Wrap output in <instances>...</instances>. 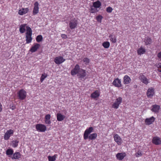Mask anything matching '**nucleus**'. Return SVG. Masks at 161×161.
<instances>
[{
	"label": "nucleus",
	"instance_id": "7",
	"mask_svg": "<svg viewBox=\"0 0 161 161\" xmlns=\"http://www.w3.org/2000/svg\"><path fill=\"white\" fill-rule=\"evenodd\" d=\"M86 71L83 69H81L80 71L77 75L78 78L81 80H84L86 76Z\"/></svg>",
	"mask_w": 161,
	"mask_h": 161
},
{
	"label": "nucleus",
	"instance_id": "20",
	"mask_svg": "<svg viewBox=\"0 0 161 161\" xmlns=\"http://www.w3.org/2000/svg\"><path fill=\"white\" fill-rule=\"evenodd\" d=\"M100 95V92L99 91L96 90L91 95V97L93 99H95L96 98L98 97Z\"/></svg>",
	"mask_w": 161,
	"mask_h": 161
},
{
	"label": "nucleus",
	"instance_id": "39",
	"mask_svg": "<svg viewBox=\"0 0 161 161\" xmlns=\"http://www.w3.org/2000/svg\"><path fill=\"white\" fill-rule=\"evenodd\" d=\"M47 77V74H45V73L42 74V76H41V77L40 78L41 81L42 82L44 80L45 78H46Z\"/></svg>",
	"mask_w": 161,
	"mask_h": 161
},
{
	"label": "nucleus",
	"instance_id": "42",
	"mask_svg": "<svg viewBox=\"0 0 161 161\" xmlns=\"http://www.w3.org/2000/svg\"><path fill=\"white\" fill-rule=\"evenodd\" d=\"M103 17L101 15H99L97 16L96 19L97 21L99 22H101Z\"/></svg>",
	"mask_w": 161,
	"mask_h": 161
},
{
	"label": "nucleus",
	"instance_id": "17",
	"mask_svg": "<svg viewBox=\"0 0 161 161\" xmlns=\"http://www.w3.org/2000/svg\"><path fill=\"white\" fill-rule=\"evenodd\" d=\"M113 84L115 87H120L121 86V80L118 78L115 79L113 81Z\"/></svg>",
	"mask_w": 161,
	"mask_h": 161
},
{
	"label": "nucleus",
	"instance_id": "29",
	"mask_svg": "<svg viewBox=\"0 0 161 161\" xmlns=\"http://www.w3.org/2000/svg\"><path fill=\"white\" fill-rule=\"evenodd\" d=\"M14 150L11 148L8 149L6 151V154L9 157H12L11 156L13 154Z\"/></svg>",
	"mask_w": 161,
	"mask_h": 161
},
{
	"label": "nucleus",
	"instance_id": "27",
	"mask_svg": "<svg viewBox=\"0 0 161 161\" xmlns=\"http://www.w3.org/2000/svg\"><path fill=\"white\" fill-rule=\"evenodd\" d=\"M65 118V116L60 113H58L57 114V119L58 121H62Z\"/></svg>",
	"mask_w": 161,
	"mask_h": 161
},
{
	"label": "nucleus",
	"instance_id": "43",
	"mask_svg": "<svg viewBox=\"0 0 161 161\" xmlns=\"http://www.w3.org/2000/svg\"><path fill=\"white\" fill-rule=\"evenodd\" d=\"M113 10V8L111 7H108L106 8V11L108 13H111Z\"/></svg>",
	"mask_w": 161,
	"mask_h": 161
},
{
	"label": "nucleus",
	"instance_id": "32",
	"mask_svg": "<svg viewBox=\"0 0 161 161\" xmlns=\"http://www.w3.org/2000/svg\"><path fill=\"white\" fill-rule=\"evenodd\" d=\"M101 5V3L99 1H97L96 2H93V6L95 7L97 9L100 8Z\"/></svg>",
	"mask_w": 161,
	"mask_h": 161
},
{
	"label": "nucleus",
	"instance_id": "8",
	"mask_svg": "<svg viewBox=\"0 0 161 161\" xmlns=\"http://www.w3.org/2000/svg\"><path fill=\"white\" fill-rule=\"evenodd\" d=\"M14 132V130L11 129L8 130L4 134V139L6 140H8L10 137L13 135Z\"/></svg>",
	"mask_w": 161,
	"mask_h": 161
},
{
	"label": "nucleus",
	"instance_id": "18",
	"mask_svg": "<svg viewBox=\"0 0 161 161\" xmlns=\"http://www.w3.org/2000/svg\"><path fill=\"white\" fill-rule=\"evenodd\" d=\"M51 115L49 114L46 115L45 117L44 121L46 124L50 125L51 123L50 120Z\"/></svg>",
	"mask_w": 161,
	"mask_h": 161
},
{
	"label": "nucleus",
	"instance_id": "2",
	"mask_svg": "<svg viewBox=\"0 0 161 161\" xmlns=\"http://www.w3.org/2000/svg\"><path fill=\"white\" fill-rule=\"evenodd\" d=\"M122 98L120 97L117 98L115 100L113 101V103L112 105V107L114 109H117L119 107V105L122 102Z\"/></svg>",
	"mask_w": 161,
	"mask_h": 161
},
{
	"label": "nucleus",
	"instance_id": "44",
	"mask_svg": "<svg viewBox=\"0 0 161 161\" xmlns=\"http://www.w3.org/2000/svg\"><path fill=\"white\" fill-rule=\"evenodd\" d=\"M158 71L161 72V63L158 64Z\"/></svg>",
	"mask_w": 161,
	"mask_h": 161
},
{
	"label": "nucleus",
	"instance_id": "46",
	"mask_svg": "<svg viewBox=\"0 0 161 161\" xmlns=\"http://www.w3.org/2000/svg\"><path fill=\"white\" fill-rule=\"evenodd\" d=\"M157 56L158 58L161 61V51L158 54Z\"/></svg>",
	"mask_w": 161,
	"mask_h": 161
},
{
	"label": "nucleus",
	"instance_id": "14",
	"mask_svg": "<svg viewBox=\"0 0 161 161\" xmlns=\"http://www.w3.org/2000/svg\"><path fill=\"white\" fill-rule=\"evenodd\" d=\"M155 118L152 116L151 117L146 119L145 120V124L147 125H149L152 124L155 121Z\"/></svg>",
	"mask_w": 161,
	"mask_h": 161
},
{
	"label": "nucleus",
	"instance_id": "16",
	"mask_svg": "<svg viewBox=\"0 0 161 161\" xmlns=\"http://www.w3.org/2000/svg\"><path fill=\"white\" fill-rule=\"evenodd\" d=\"M152 142L156 145H159L161 144V138L157 137H153L152 139Z\"/></svg>",
	"mask_w": 161,
	"mask_h": 161
},
{
	"label": "nucleus",
	"instance_id": "6",
	"mask_svg": "<svg viewBox=\"0 0 161 161\" xmlns=\"http://www.w3.org/2000/svg\"><path fill=\"white\" fill-rule=\"evenodd\" d=\"M93 130V128L91 127L89 128H87L85 130L84 135L83 138L85 140L88 139V136L90 135V133L92 132Z\"/></svg>",
	"mask_w": 161,
	"mask_h": 161
},
{
	"label": "nucleus",
	"instance_id": "5",
	"mask_svg": "<svg viewBox=\"0 0 161 161\" xmlns=\"http://www.w3.org/2000/svg\"><path fill=\"white\" fill-rule=\"evenodd\" d=\"M81 69H80V66L78 64H76L75 66L74 69L71 71V74L72 75H75L78 74Z\"/></svg>",
	"mask_w": 161,
	"mask_h": 161
},
{
	"label": "nucleus",
	"instance_id": "35",
	"mask_svg": "<svg viewBox=\"0 0 161 161\" xmlns=\"http://www.w3.org/2000/svg\"><path fill=\"white\" fill-rule=\"evenodd\" d=\"M19 141L17 140H15L12 142V146L14 147H16L18 145Z\"/></svg>",
	"mask_w": 161,
	"mask_h": 161
},
{
	"label": "nucleus",
	"instance_id": "19",
	"mask_svg": "<svg viewBox=\"0 0 161 161\" xmlns=\"http://www.w3.org/2000/svg\"><path fill=\"white\" fill-rule=\"evenodd\" d=\"M126 156V154L125 153H118L116 155L117 158L119 160H122Z\"/></svg>",
	"mask_w": 161,
	"mask_h": 161
},
{
	"label": "nucleus",
	"instance_id": "48",
	"mask_svg": "<svg viewBox=\"0 0 161 161\" xmlns=\"http://www.w3.org/2000/svg\"><path fill=\"white\" fill-rule=\"evenodd\" d=\"M2 106L1 103H0V112L2 110Z\"/></svg>",
	"mask_w": 161,
	"mask_h": 161
},
{
	"label": "nucleus",
	"instance_id": "21",
	"mask_svg": "<svg viewBox=\"0 0 161 161\" xmlns=\"http://www.w3.org/2000/svg\"><path fill=\"white\" fill-rule=\"evenodd\" d=\"M160 108V107L159 105H154L152 106L151 110L155 113H157L158 112Z\"/></svg>",
	"mask_w": 161,
	"mask_h": 161
},
{
	"label": "nucleus",
	"instance_id": "13",
	"mask_svg": "<svg viewBox=\"0 0 161 161\" xmlns=\"http://www.w3.org/2000/svg\"><path fill=\"white\" fill-rule=\"evenodd\" d=\"M115 141L118 145H120L122 143V140L121 137L117 134H115L114 136Z\"/></svg>",
	"mask_w": 161,
	"mask_h": 161
},
{
	"label": "nucleus",
	"instance_id": "24",
	"mask_svg": "<svg viewBox=\"0 0 161 161\" xmlns=\"http://www.w3.org/2000/svg\"><path fill=\"white\" fill-rule=\"evenodd\" d=\"M20 153L19 152H16L13 154L12 157H11V158L12 159H19L20 158Z\"/></svg>",
	"mask_w": 161,
	"mask_h": 161
},
{
	"label": "nucleus",
	"instance_id": "11",
	"mask_svg": "<svg viewBox=\"0 0 161 161\" xmlns=\"http://www.w3.org/2000/svg\"><path fill=\"white\" fill-rule=\"evenodd\" d=\"M65 59L61 56H58L55 57L54 59V62L57 64H59L64 62Z\"/></svg>",
	"mask_w": 161,
	"mask_h": 161
},
{
	"label": "nucleus",
	"instance_id": "4",
	"mask_svg": "<svg viewBox=\"0 0 161 161\" xmlns=\"http://www.w3.org/2000/svg\"><path fill=\"white\" fill-rule=\"evenodd\" d=\"M36 128L39 132H44L47 130L46 126L42 124H37L36 125Z\"/></svg>",
	"mask_w": 161,
	"mask_h": 161
},
{
	"label": "nucleus",
	"instance_id": "31",
	"mask_svg": "<svg viewBox=\"0 0 161 161\" xmlns=\"http://www.w3.org/2000/svg\"><path fill=\"white\" fill-rule=\"evenodd\" d=\"M26 24H24L21 25L20 26L19 28V31L21 33H24L25 31V27L26 26Z\"/></svg>",
	"mask_w": 161,
	"mask_h": 161
},
{
	"label": "nucleus",
	"instance_id": "1",
	"mask_svg": "<svg viewBox=\"0 0 161 161\" xmlns=\"http://www.w3.org/2000/svg\"><path fill=\"white\" fill-rule=\"evenodd\" d=\"M26 43H30L32 40L31 37L32 31L31 28L28 26H27L26 27Z\"/></svg>",
	"mask_w": 161,
	"mask_h": 161
},
{
	"label": "nucleus",
	"instance_id": "38",
	"mask_svg": "<svg viewBox=\"0 0 161 161\" xmlns=\"http://www.w3.org/2000/svg\"><path fill=\"white\" fill-rule=\"evenodd\" d=\"M142 155V152L140 150H138L135 153V156L136 157L138 158L141 156Z\"/></svg>",
	"mask_w": 161,
	"mask_h": 161
},
{
	"label": "nucleus",
	"instance_id": "37",
	"mask_svg": "<svg viewBox=\"0 0 161 161\" xmlns=\"http://www.w3.org/2000/svg\"><path fill=\"white\" fill-rule=\"evenodd\" d=\"M110 43L108 42H105L102 44L103 46L105 48H108L110 46Z\"/></svg>",
	"mask_w": 161,
	"mask_h": 161
},
{
	"label": "nucleus",
	"instance_id": "25",
	"mask_svg": "<svg viewBox=\"0 0 161 161\" xmlns=\"http://www.w3.org/2000/svg\"><path fill=\"white\" fill-rule=\"evenodd\" d=\"M28 10V8H23L19 10L18 14L20 15H23L27 13Z\"/></svg>",
	"mask_w": 161,
	"mask_h": 161
},
{
	"label": "nucleus",
	"instance_id": "36",
	"mask_svg": "<svg viewBox=\"0 0 161 161\" xmlns=\"http://www.w3.org/2000/svg\"><path fill=\"white\" fill-rule=\"evenodd\" d=\"M57 157V155L55 154L53 156H49L47 158L49 161H54L56 160Z\"/></svg>",
	"mask_w": 161,
	"mask_h": 161
},
{
	"label": "nucleus",
	"instance_id": "45",
	"mask_svg": "<svg viewBox=\"0 0 161 161\" xmlns=\"http://www.w3.org/2000/svg\"><path fill=\"white\" fill-rule=\"evenodd\" d=\"M61 36L62 38L64 39H66L67 38V36L64 34H62L61 35Z\"/></svg>",
	"mask_w": 161,
	"mask_h": 161
},
{
	"label": "nucleus",
	"instance_id": "26",
	"mask_svg": "<svg viewBox=\"0 0 161 161\" xmlns=\"http://www.w3.org/2000/svg\"><path fill=\"white\" fill-rule=\"evenodd\" d=\"M130 81V77L127 75H125L124 77V83L125 84H129Z\"/></svg>",
	"mask_w": 161,
	"mask_h": 161
},
{
	"label": "nucleus",
	"instance_id": "41",
	"mask_svg": "<svg viewBox=\"0 0 161 161\" xmlns=\"http://www.w3.org/2000/svg\"><path fill=\"white\" fill-rule=\"evenodd\" d=\"M36 41L37 42H41L42 40V35L38 36L36 38Z\"/></svg>",
	"mask_w": 161,
	"mask_h": 161
},
{
	"label": "nucleus",
	"instance_id": "28",
	"mask_svg": "<svg viewBox=\"0 0 161 161\" xmlns=\"http://www.w3.org/2000/svg\"><path fill=\"white\" fill-rule=\"evenodd\" d=\"M109 40L111 42L115 43L116 42V38L115 36L113 34H110L109 36Z\"/></svg>",
	"mask_w": 161,
	"mask_h": 161
},
{
	"label": "nucleus",
	"instance_id": "47",
	"mask_svg": "<svg viewBox=\"0 0 161 161\" xmlns=\"http://www.w3.org/2000/svg\"><path fill=\"white\" fill-rule=\"evenodd\" d=\"M10 109H12V110H14L16 108V106L14 105H13L12 106L10 107Z\"/></svg>",
	"mask_w": 161,
	"mask_h": 161
},
{
	"label": "nucleus",
	"instance_id": "40",
	"mask_svg": "<svg viewBox=\"0 0 161 161\" xmlns=\"http://www.w3.org/2000/svg\"><path fill=\"white\" fill-rule=\"evenodd\" d=\"M83 61L86 64H88L90 62V59L87 58H84L83 59Z\"/></svg>",
	"mask_w": 161,
	"mask_h": 161
},
{
	"label": "nucleus",
	"instance_id": "34",
	"mask_svg": "<svg viewBox=\"0 0 161 161\" xmlns=\"http://www.w3.org/2000/svg\"><path fill=\"white\" fill-rule=\"evenodd\" d=\"M90 10L92 13H95L98 11L97 9L93 5L90 7Z\"/></svg>",
	"mask_w": 161,
	"mask_h": 161
},
{
	"label": "nucleus",
	"instance_id": "10",
	"mask_svg": "<svg viewBox=\"0 0 161 161\" xmlns=\"http://www.w3.org/2000/svg\"><path fill=\"white\" fill-rule=\"evenodd\" d=\"M77 21L75 19H71L69 23L70 28L72 30L75 28L77 25Z\"/></svg>",
	"mask_w": 161,
	"mask_h": 161
},
{
	"label": "nucleus",
	"instance_id": "23",
	"mask_svg": "<svg viewBox=\"0 0 161 161\" xmlns=\"http://www.w3.org/2000/svg\"><path fill=\"white\" fill-rule=\"evenodd\" d=\"M146 52V50L145 48L143 47L142 46L141 47L137 50V52L138 54L140 55L145 53Z\"/></svg>",
	"mask_w": 161,
	"mask_h": 161
},
{
	"label": "nucleus",
	"instance_id": "12",
	"mask_svg": "<svg viewBox=\"0 0 161 161\" xmlns=\"http://www.w3.org/2000/svg\"><path fill=\"white\" fill-rule=\"evenodd\" d=\"M139 78L142 83L146 85H147L149 83V80L145 75L142 74H140Z\"/></svg>",
	"mask_w": 161,
	"mask_h": 161
},
{
	"label": "nucleus",
	"instance_id": "22",
	"mask_svg": "<svg viewBox=\"0 0 161 161\" xmlns=\"http://www.w3.org/2000/svg\"><path fill=\"white\" fill-rule=\"evenodd\" d=\"M40 47V45L38 43H36L32 46L30 49V51L32 53L35 52Z\"/></svg>",
	"mask_w": 161,
	"mask_h": 161
},
{
	"label": "nucleus",
	"instance_id": "33",
	"mask_svg": "<svg viewBox=\"0 0 161 161\" xmlns=\"http://www.w3.org/2000/svg\"><path fill=\"white\" fill-rule=\"evenodd\" d=\"M151 41L152 40L151 39L148 37H146L144 40L145 44L146 45L150 44L151 43Z\"/></svg>",
	"mask_w": 161,
	"mask_h": 161
},
{
	"label": "nucleus",
	"instance_id": "15",
	"mask_svg": "<svg viewBox=\"0 0 161 161\" xmlns=\"http://www.w3.org/2000/svg\"><path fill=\"white\" fill-rule=\"evenodd\" d=\"M39 3L36 1L34 4V7L32 12L33 14L35 15L38 14L39 11Z\"/></svg>",
	"mask_w": 161,
	"mask_h": 161
},
{
	"label": "nucleus",
	"instance_id": "30",
	"mask_svg": "<svg viewBox=\"0 0 161 161\" xmlns=\"http://www.w3.org/2000/svg\"><path fill=\"white\" fill-rule=\"evenodd\" d=\"M97 136V134L96 133H93L90 134L88 136V139L90 140H94L95 139Z\"/></svg>",
	"mask_w": 161,
	"mask_h": 161
},
{
	"label": "nucleus",
	"instance_id": "9",
	"mask_svg": "<svg viewBox=\"0 0 161 161\" xmlns=\"http://www.w3.org/2000/svg\"><path fill=\"white\" fill-rule=\"evenodd\" d=\"M155 93L154 89L153 88L150 87L147 90L146 94L148 98H151Z\"/></svg>",
	"mask_w": 161,
	"mask_h": 161
},
{
	"label": "nucleus",
	"instance_id": "3",
	"mask_svg": "<svg viewBox=\"0 0 161 161\" xmlns=\"http://www.w3.org/2000/svg\"><path fill=\"white\" fill-rule=\"evenodd\" d=\"M27 95L26 91L23 89L20 90L17 92L19 99L23 100L25 99Z\"/></svg>",
	"mask_w": 161,
	"mask_h": 161
}]
</instances>
